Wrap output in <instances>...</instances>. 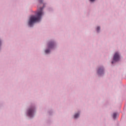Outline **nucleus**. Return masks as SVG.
Instances as JSON below:
<instances>
[{
  "instance_id": "obj_1",
  "label": "nucleus",
  "mask_w": 126,
  "mask_h": 126,
  "mask_svg": "<svg viewBox=\"0 0 126 126\" xmlns=\"http://www.w3.org/2000/svg\"><path fill=\"white\" fill-rule=\"evenodd\" d=\"M43 7H41L36 12V16H31L29 21V25L32 26L35 22H39L40 20L42 18L44 13L43 12Z\"/></svg>"
},
{
  "instance_id": "obj_2",
  "label": "nucleus",
  "mask_w": 126,
  "mask_h": 126,
  "mask_svg": "<svg viewBox=\"0 0 126 126\" xmlns=\"http://www.w3.org/2000/svg\"><path fill=\"white\" fill-rule=\"evenodd\" d=\"M120 61V55L118 53H115L113 57V61L112 62V63H114V62H118Z\"/></svg>"
},
{
  "instance_id": "obj_3",
  "label": "nucleus",
  "mask_w": 126,
  "mask_h": 126,
  "mask_svg": "<svg viewBox=\"0 0 126 126\" xmlns=\"http://www.w3.org/2000/svg\"><path fill=\"white\" fill-rule=\"evenodd\" d=\"M33 113H34L33 109H30L28 111V115L29 117H32V116H33Z\"/></svg>"
},
{
  "instance_id": "obj_4",
  "label": "nucleus",
  "mask_w": 126,
  "mask_h": 126,
  "mask_svg": "<svg viewBox=\"0 0 126 126\" xmlns=\"http://www.w3.org/2000/svg\"><path fill=\"white\" fill-rule=\"evenodd\" d=\"M54 46V43L53 42H50L48 44V47L49 48H53V47Z\"/></svg>"
},
{
  "instance_id": "obj_5",
  "label": "nucleus",
  "mask_w": 126,
  "mask_h": 126,
  "mask_svg": "<svg viewBox=\"0 0 126 126\" xmlns=\"http://www.w3.org/2000/svg\"><path fill=\"white\" fill-rule=\"evenodd\" d=\"M98 74H101V73H103V69L99 68L98 71Z\"/></svg>"
},
{
  "instance_id": "obj_6",
  "label": "nucleus",
  "mask_w": 126,
  "mask_h": 126,
  "mask_svg": "<svg viewBox=\"0 0 126 126\" xmlns=\"http://www.w3.org/2000/svg\"><path fill=\"white\" fill-rule=\"evenodd\" d=\"M79 117V114H76L74 116V118H75V119H77V118Z\"/></svg>"
},
{
  "instance_id": "obj_7",
  "label": "nucleus",
  "mask_w": 126,
  "mask_h": 126,
  "mask_svg": "<svg viewBox=\"0 0 126 126\" xmlns=\"http://www.w3.org/2000/svg\"><path fill=\"white\" fill-rule=\"evenodd\" d=\"M116 117H117V114L114 113L113 114V118H114V119H116Z\"/></svg>"
},
{
  "instance_id": "obj_8",
  "label": "nucleus",
  "mask_w": 126,
  "mask_h": 126,
  "mask_svg": "<svg viewBox=\"0 0 126 126\" xmlns=\"http://www.w3.org/2000/svg\"><path fill=\"white\" fill-rule=\"evenodd\" d=\"M96 30L97 32H99V30H100V27H97L96 28Z\"/></svg>"
},
{
  "instance_id": "obj_9",
  "label": "nucleus",
  "mask_w": 126,
  "mask_h": 126,
  "mask_svg": "<svg viewBox=\"0 0 126 126\" xmlns=\"http://www.w3.org/2000/svg\"><path fill=\"white\" fill-rule=\"evenodd\" d=\"M45 53H46V54H48V53H50V50H45Z\"/></svg>"
},
{
  "instance_id": "obj_10",
  "label": "nucleus",
  "mask_w": 126,
  "mask_h": 126,
  "mask_svg": "<svg viewBox=\"0 0 126 126\" xmlns=\"http://www.w3.org/2000/svg\"><path fill=\"white\" fill-rule=\"evenodd\" d=\"M39 0V2H40V3L42 2V0Z\"/></svg>"
},
{
  "instance_id": "obj_11",
  "label": "nucleus",
  "mask_w": 126,
  "mask_h": 126,
  "mask_svg": "<svg viewBox=\"0 0 126 126\" xmlns=\"http://www.w3.org/2000/svg\"><path fill=\"white\" fill-rule=\"evenodd\" d=\"M1 45V41L0 40V46Z\"/></svg>"
},
{
  "instance_id": "obj_12",
  "label": "nucleus",
  "mask_w": 126,
  "mask_h": 126,
  "mask_svg": "<svg viewBox=\"0 0 126 126\" xmlns=\"http://www.w3.org/2000/svg\"><path fill=\"white\" fill-rule=\"evenodd\" d=\"M91 1H94V0H90Z\"/></svg>"
}]
</instances>
